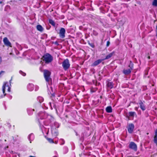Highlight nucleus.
I'll return each instance as SVG.
<instances>
[{"mask_svg": "<svg viewBox=\"0 0 157 157\" xmlns=\"http://www.w3.org/2000/svg\"><path fill=\"white\" fill-rule=\"evenodd\" d=\"M51 72L49 71L44 69L43 70V75L46 82L49 85L52 84V79L51 77Z\"/></svg>", "mask_w": 157, "mask_h": 157, "instance_id": "nucleus-1", "label": "nucleus"}, {"mask_svg": "<svg viewBox=\"0 0 157 157\" xmlns=\"http://www.w3.org/2000/svg\"><path fill=\"white\" fill-rule=\"evenodd\" d=\"M41 59L46 64H48L52 61L53 57L50 54L46 53L42 56Z\"/></svg>", "mask_w": 157, "mask_h": 157, "instance_id": "nucleus-2", "label": "nucleus"}, {"mask_svg": "<svg viewBox=\"0 0 157 157\" xmlns=\"http://www.w3.org/2000/svg\"><path fill=\"white\" fill-rule=\"evenodd\" d=\"M62 65L64 70L65 71L67 70L70 67V64L68 59H65L62 63Z\"/></svg>", "mask_w": 157, "mask_h": 157, "instance_id": "nucleus-3", "label": "nucleus"}, {"mask_svg": "<svg viewBox=\"0 0 157 157\" xmlns=\"http://www.w3.org/2000/svg\"><path fill=\"white\" fill-rule=\"evenodd\" d=\"M128 132L129 134H132L134 131L135 126L134 124L132 123L128 124L126 127Z\"/></svg>", "mask_w": 157, "mask_h": 157, "instance_id": "nucleus-4", "label": "nucleus"}, {"mask_svg": "<svg viewBox=\"0 0 157 157\" xmlns=\"http://www.w3.org/2000/svg\"><path fill=\"white\" fill-rule=\"evenodd\" d=\"M128 147L130 149L133 150L134 151H137V146L134 142H130L129 144Z\"/></svg>", "mask_w": 157, "mask_h": 157, "instance_id": "nucleus-5", "label": "nucleus"}, {"mask_svg": "<svg viewBox=\"0 0 157 157\" xmlns=\"http://www.w3.org/2000/svg\"><path fill=\"white\" fill-rule=\"evenodd\" d=\"M65 32L66 30L64 28H61L59 33V37L61 38H64L65 37Z\"/></svg>", "mask_w": 157, "mask_h": 157, "instance_id": "nucleus-6", "label": "nucleus"}, {"mask_svg": "<svg viewBox=\"0 0 157 157\" xmlns=\"http://www.w3.org/2000/svg\"><path fill=\"white\" fill-rule=\"evenodd\" d=\"M11 84L10 83H9V82H4V84L2 86V91L3 93L4 94V95L5 96L6 95V94H5V89L6 87H7V88L10 86H11Z\"/></svg>", "mask_w": 157, "mask_h": 157, "instance_id": "nucleus-7", "label": "nucleus"}, {"mask_svg": "<svg viewBox=\"0 0 157 157\" xmlns=\"http://www.w3.org/2000/svg\"><path fill=\"white\" fill-rule=\"evenodd\" d=\"M3 41L4 44L6 46L10 47H12L11 43L9 41L7 37H5L4 38L3 40Z\"/></svg>", "mask_w": 157, "mask_h": 157, "instance_id": "nucleus-8", "label": "nucleus"}, {"mask_svg": "<svg viewBox=\"0 0 157 157\" xmlns=\"http://www.w3.org/2000/svg\"><path fill=\"white\" fill-rule=\"evenodd\" d=\"M102 59H98L95 61L93 63L91 64L92 67H96L102 61H103Z\"/></svg>", "mask_w": 157, "mask_h": 157, "instance_id": "nucleus-9", "label": "nucleus"}, {"mask_svg": "<svg viewBox=\"0 0 157 157\" xmlns=\"http://www.w3.org/2000/svg\"><path fill=\"white\" fill-rule=\"evenodd\" d=\"M115 52L113 51L111 53L109 54L108 55H107L105 58L103 59V60H104L105 59H108L111 58L114 54Z\"/></svg>", "mask_w": 157, "mask_h": 157, "instance_id": "nucleus-10", "label": "nucleus"}, {"mask_svg": "<svg viewBox=\"0 0 157 157\" xmlns=\"http://www.w3.org/2000/svg\"><path fill=\"white\" fill-rule=\"evenodd\" d=\"M139 104L140 106V107L142 110L144 111L145 110L146 108L144 105L141 100H140Z\"/></svg>", "mask_w": 157, "mask_h": 157, "instance_id": "nucleus-11", "label": "nucleus"}, {"mask_svg": "<svg viewBox=\"0 0 157 157\" xmlns=\"http://www.w3.org/2000/svg\"><path fill=\"white\" fill-rule=\"evenodd\" d=\"M131 70L128 69H124L123 71V73L125 75H127L131 73Z\"/></svg>", "mask_w": 157, "mask_h": 157, "instance_id": "nucleus-12", "label": "nucleus"}, {"mask_svg": "<svg viewBox=\"0 0 157 157\" xmlns=\"http://www.w3.org/2000/svg\"><path fill=\"white\" fill-rule=\"evenodd\" d=\"M114 84L112 82H108L107 84V86L108 88L112 89L113 87Z\"/></svg>", "mask_w": 157, "mask_h": 157, "instance_id": "nucleus-13", "label": "nucleus"}, {"mask_svg": "<svg viewBox=\"0 0 157 157\" xmlns=\"http://www.w3.org/2000/svg\"><path fill=\"white\" fill-rule=\"evenodd\" d=\"M36 28L37 30L40 32H41L43 30V28L42 26L40 25H37L36 26Z\"/></svg>", "mask_w": 157, "mask_h": 157, "instance_id": "nucleus-14", "label": "nucleus"}, {"mask_svg": "<svg viewBox=\"0 0 157 157\" xmlns=\"http://www.w3.org/2000/svg\"><path fill=\"white\" fill-rule=\"evenodd\" d=\"M105 110L106 112L108 113H111L112 112V108L111 106H109L107 107L106 108Z\"/></svg>", "mask_w": 157, "mask_h": 157, "instance_id": "nucleus-15", "label": "nucleus"}, {"mask_svg": "<svg viewBox=\"0 0 157 157\" xmlns=\"http://www.w3.org/2000/svg\"><path fill=\"white\" fill-rule=\"evenodd\" d=\"M128 114H129V117H128V118H129V117H134V115L136 116V113L135 112H133V111L129 112L128 113Z\"/></svg>", "mask_w": 157, "mask_h": 157, "instance_id": "nucleus-16", "label": "nucleus"}, {"mask_svg": "<svg viewBox=\"0 0 157 157\" xmlns=\"http://www.w3.org/2000/svg\"><path fill=\"white\" fill-rule=\"evenodd\" d=\"M133 65L134 64L132 61H130L128 67L130 68L129 69L131 70V71L133 69Z\"/></svg>", "mask_w": 157, "mask_h": 157, "instance_id": "nucleus-17", "label": "nucleus"}, {"mask_svg": "<svg viewBox=\"0 0 157 157\" xmlns=\"http://www.w3.org/2000/svg\"><path fill=\"white\" fill-rule=\"evenodd\" d=\"M49 22L53 27L55 26V23L54 21L52 19H49Z\"/></svg>", "mask_w": 157, "mask_h": 157, "instance_id": "nucleus-18", "label": "nucleus"}, {"mask_svg": "<svg viewBox=\"0 0 157 157\" xmlns=\"http://www.w3.org/2000/svg\"><path fill=\"white\" fill-rule=\"evenodd\" d=\"M153 140H155V141H157V128L155 132V135L154 137Z\"/></svg>", "mask_w": 157, "mask_h": 157, "instance_id": "nucleus-19", "label": "nucleus"}, {"mask_svg": "<svg viewBox=\"0 0 157 157\" xmlns=\"http://www.w3.org/2000/svg\"><path fill=\"white\" fill-rule=\"evenodd\" d=\"M46 139L50 143H54V142L53 140L51 138H49L48 137L46 138Z\"/></svg>", "mask_w": 157, "mask_h": 157, "instance_id": "nucleus-20", "label": "nucleus"}, {"mask_svg": "<svg viewBox=\"0 0 157 157\" xmlns=\"http://www.w3.org/2000/svg\"><path fill=\"white\" fill-rule=\"evenodd\" d=\"M152 5L153 6H157V0H153Z\"/></svg>", "mask_w": 157, "mask_h": 157, "instance_id": "nucleus-21", "label": "nucleus"}, {"mask_svg": "<svg viewBox=\"0 0 157 157\" xmlns=\"http://www.w3.org/2000/svg\"><path fill=\"white\" fill-rule=\"evenodd\" d=\"M97 90H98V88L97 87H95L94 88H92L90 89V91L92 93H94V92H96Z\"/></svg>", "mask_w": 157, "mask_h": 157, "instance_id": "nucleus-22", "label": "nucleus"}, {"mask_svg": "<svg viewBox=\"0 0 157 157\" xmlns=\"http://www.w3.org/2000/svg\"><path fill=\"white\" fill-rule=\"evenodd\" d=\"M88 44L92 48H94L95 47V45L93 43H90L89 41H88Z\"/></svg>", "mask_w": 157, "mask_h": 157, "instance_id": "nucleus-23", "label": "nucleus"}, {"mask_svg": "<svg viewBox=\"0 0 157 157\" xmlns=\"http://www.w3.org/2000/svg\"><path fill=\"white\" fill-rule=\"evenodd\" d=\"M19 72L20 74H21L22 75H23L24 76H25L26 75V74L25 73L21 71H20Z\"/></svg>", "mask_w": 157, "mask_h": 157, "instance_id": "nucleus-24", "label": "nucleus"}, {"mask_svg": "<svg viewBox=\"0 0 157 157\" xmlns=\"http://www.w3.org/2000/svg\"><path fill=\"white\" fill-rule=\"evenodd\" d=\"M93 34L95 36H97L98 35V33L96 31H93Z\"/></svg>", "mask_w": 157, "mask_h": 157, "instance_id": "nucleus-25", "label": "nucleus"}, {"mask_svg": "<svg viewBox=\"0 0 157 157\" xmlns=\"http://www.w3.org/2000/svg\"><path fill=\"white\" fill-rule=\"evenodd\" d=\"M110 44V42L109 41H107V43H106V46L108 47L109 46Z\"/></svg>", "mask_w": 157, "mask_h": 157, "instance_id": "nucleus-26", "label": "nucleus"}, {"mask_svg": "<svg viewBox=\"0 0 157 157\" xmlns=\"http://www.w3.org/2000/svg\"><path fill=\"white\" fill-rule=\"evenodd\" d=\"M7 90L9 92H10V86L9 87H8Z\"/></svg>", "mask_w": 157, "mask_h": 157, "instance_id": "nucleus-27", "label": "nucleus"}, {"mask_svg": "<svg viewBox=\"0 0 157 157\" xmlns=\"http://www.w3.org/2000/svg\"><path fill=\"white\" fill-rule=\"evenodd\" d=\"M138 109V107H135L134 109L135 110L137 111Z\"/></svg>", "mask_w": 157, "mask_h": 157, "instance_id": "nucleus-28", "label": "nucleus"}, {"mask_svg": "<svg viewBox=\"0 0 157 157\" xmlns=\"http://www.w3.org/2000/svg\"><path fill=\"white\" fill-rule=\"evenodd\" d=\"M2 57L0 56V64H1V63L2 62Z\"/></svg>", "mask_w": 157, "mask_h": 157, "instance_id": "nucleus-29", "label": "nucleus"}, {"mask_svg": "<svg viewBox=\"0 0 157 157\" xmlns=\"http://www.w3.org/2000/svg\"><path fill=\"white\" fill-rule=\"evenodd\" d=\"M33 86V84H29V85L28 86V88L29 87V86Z\"/></svg>", "mask_w": 157, "mask_h": 157, "instance_id": "nucleus-30", "label": "nucleus"}, {"mask_svg": "<svg viewBox=\"0 0 157 157\" xmlns=\"http://www.w3.org/2000/svg\"><path fill=\"white\" fill-rule=\"evenodd\" d=\"M156 36L157 37V25L156 26Z\"/></svg>", "mask_w": 157, "mask_h": 157, "instance_id": "nucleus-31", "label": "nucleus"}, {"mask_svg": "<svg viewBox=\"0 0 157 157\" xmlns=\"http://www.w3.org/2000/svg\"><path fill=\"white\" fill-rule=\"evenodd\" d=\"M5 72L4 71H1L0 72V75H1V74L3 73H4Z\"/></svg>", "mask_w": 157, "mask_h": 157, "instance_id": "nucleus-32", "label": "nucleus"}, {"mask_svg": "<svg viewBox=\"0 0 157 157\" xmlns=\"http://www.w3.org/2000/svg\"><path fill=\"white\" fill-rule=\"evenodd\" d=\"M147 58L148 59H150V56H148L147 57Z\"/></svg>", "mask_w": 157, "mask_h": 157, "instance_id": "nucleus-33", "label": "nucleus"}, {"mask_svg": "<svg viewBox=\"0 0 157 157\" xmlns=\"http://www.w3.org/2000/svg\"><path fill=\"white\" fill-rule=\"evenodd\" d=\"M65 117H66V118H68V115H66L65 116Z\"/></svg>", "mask_w": 157, "mask_h": 157, "instance_id": "nucleus-34", "label": "nucleus"}, {"mask_svg": "<svg viewBox=\"0 0 157 157\" xmlns=\"http://www.w3.org/2000/svg\"><path fill=\"white\" fill-rule=\"evenodd\" d=\"M100 98L101 99L102 98V96H101Z\"/></svg>", "mask_w": 157, "mask_h": 157, "instance_id": "nucleus-35", "label": "nucleus"}, {"mask_svg": "<svg viewBox=\"0 0 157 157\" xmlns=\"http://www.w3.org/2000/svg\"><path fill=\"white\" fill-rule=\"evenodd\" d=\"M147 135H148L149 134V133L147 132Z\"/></svg>", "mask_w": 157, "mask_h": 157, "instance_id": "nucleus-36", "label": "nucleus"}, {"mask_svg": "<svg viewBox=\"0 0 157 157\" xmlns=\"http://www.w3.org/2000/svg\"><path fill=\"white\" fill-rule=\"evenodd\" d=\"M57 142H58L57 141H56V144H57Z\"/></svg>", "mask_w": 157, "mask_h": 157, "instance_id": "nucleus-37", "label": "nucleus"}, {"mask_svg": "<svg viewBox=\"0 0 157 157\" xmlns=\"http://www.w3.org/2000/svg\"><path fill=\"white\" fill-rule=\"evenodd\" d=\"M2 3V2L0 1V3Z\"/></svg>", "mask_w": 157, "mask_h": 157, "instance_id": "nucleus-38", "label": "nucleus"}, {"mask_svg": "<svg viewBox=\"0 0 157 157\" xmlns=\"http://www.w3.org/2000/svg\"><path fill=\"white\" fill-rule=\"evenodd\" d=\"M53 157H57V156H54Z\"/></svg>", "mask_w": 157, "mask_h": 157, "instance_id": "nucleus-39", "label": "nucleus"}, {"mask_svg": "<svg viewBox=\"0 0 157 157\" xmlns=\"http://www.w3.org/2000/svg\"><path fill=\"white\" fill-rule=\"evenodd\" d=\"M135 157H138L136 156H135Z\"/></svg>", "mask_w": 157, "mask_h": 157, "instance_id": "nucleus-40", "label": "nucleus"}]
</instances>
